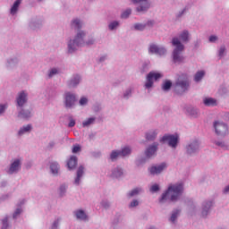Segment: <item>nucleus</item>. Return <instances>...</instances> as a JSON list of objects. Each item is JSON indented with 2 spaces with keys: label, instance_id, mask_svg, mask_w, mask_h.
<instances>
[{
  "label": "nucleus",
  "instance_id": "1",
  "mask_svg": "<svg viewBox=\"0 0 229 229\" xmlns=\"http://www.w3.org/2000/svg\"><path fill=\"white\" fill-rule=\"evenodd\" d=\"M183 192V184L178 183V184H171L168 187V190L166 192L163 193L160 203H164L167 198L170 199V201H176L182 196V193Z\"/></svg>",
  "mask_w": 229,
  "mask_h": 229
},
{
  "label": "nucleus",
  "instance_id": "2",
  "mask_svg": "<svg viewBox=\"0 0 229 229\" xmlns=\"http://www.w3.org/2000/svg\"><path fill=\"white\" fill-rule=\"evenodd\" d=\"M172 45L175 47L173 52L174 64H182L183 60H185L183 55H182V53H183V49H185V47H183V44L180 42V39H178V38H174L172 39Z\"/></svg>",
  "mask_w": 229,
  "mask_h": 229
},
{
  "label": "nucleus",
  "instance_id": "3",
  "mask_svg": "<svg viewBox=\"0 0 229 229\" xmlns=\"http://www.w3.org/2000/svg\"><path fill=\"white\" fill-rule=\"evenodd\" d=\"M189 89V77L187 74L181 75L174 85V90L177 94H183L186 90Z\"/></svg>",
  "mask_w": 229,
  "mask_h": 229
},
{
  "label": "nucleus",
  "instance_id": "4",
  "mask_svg": "<svg viewBox=\"0 0 229 229\" xmlns=\"http://www.w3.org/2000/svg\"><path fill=\"white\" fill-rule=\"evenodd\" d=\"M83 37H85V32L80 31L77 33L74 40L70 41L68 44V51L69 53H73L76 47H80L83 46Z\"/></svg>",
  "mask_w": 229,
  "mask_h": 229
},
{
  "label": "nucleus",
  "instance_id": "5",
  "mask_svg": "<svg viewBox=\"0 0 229 229\" xmlns=\"http://www.w3.org/2000/svg\"><path fill=\"white\" fill-rule=\"evenodd\" d=\"M179 139L180 137L178 136V134H166L163 136V138L161 139V142H167L170 148H176V146H178Z\"/></svg>",
  "mask_w": 229,
  "mask_h": 229
},
{
  "label": "nucleus",
  "instance_id": "6",
  "mask_svg": "<svg viewBox=\"0 0 229 229\" xmlns=\"http://www.w3.org/2000/svg\"><path fill=\"white\" fill-rule=\"evenodd\" d=\"M214 128L216 135H221L225 137V135H228V126L223 123L216 122L214 123Z\"/></svg>",
  "mask_w": 229,
  "mask_h": 229
},
{
  "label": "nucleus",
  "instance_id": "7",
  "mask_svg": "<svg viewBox=\"0 0 229 229\" xmlns=\"http://www.w3.org/2000/svg\"><path fill=\"white\" fill-rule=\"evenodd\" d=\"M160 78H162V74L150 72L147 76V82L145 84V87L147 89H151V87H153V79L157 81L160 80Z\"/></svg>",
  "mask_w": 229,
  "mask_h": 229
},
{
  "label": "nucleus",
  "instance_id": "8",
  "mask_svg": "<svg viewBox=\"0 0 229 229\" xmlns=\"http://www.w3.org/2000/svg\"><path fill=\"white\" fill-rule=\"evenodd\" d=\"M134 4H139L140 6L137 7V12H146L149 9V2L148 0H132Z\"/></svg>",
  "mask_w": 229,
  "mask_h": 229
},
{
  "label": "nucleus",
  "instance_id": "9",
  "mask_svg": "<svg viewBox=\"0 0 229 229\" xmlns=\"http://www.w3.org/2000/svg\"><path fill=\"white\" fill-rule=\"evenodd\" d=\"M76 102V96L71 94L70 92L65 94V106L66 108H72Z\"/></svg>",
  "mask_w": 229,
  "mask_h": 229
},
{
  "label": "nucleus",
  "instance_id": "10",
  "mask_svg": "<svg viewBox=\"0 0 229 229\" xmlns=\"http://www.w3.org/2000/svg\"><path fill=\"white\" fill-rule=\"evenodd\" d=\"M149 53H154L155 55H159L162 56V55H165V48L164 47H158L157 45H150Z\"/></svg>",
  "mask_w": 229,
  "mask_h": 229
},
{
  "label": "nucleus",
  "instance_id": "11",
  "mask_svg": "<svg viewBox=\"0 0 229 229\" xmlns=\"http://www.w3.org/2000/svg\"><path fill=\"white\" fill-rule=\"evenodd\" d=\"M157 149H158V144L154 143L153 145L149 146L145 151L147 158H151V157L157 153Z\"/></svg>",
  "mask_w": 229,
  "mask_h": 229
},
{
  "label": "nucleus",
  "instance_id": "12",
  "mask_svg": "<svg viewBox=\"0 0 229 229\" xmlns=\"http://www.w3.org/2000/svg\"><path fill=\"white\" fill-rule=\"evenodd\" d=\"M28 95L24 93V91L21 92L18 95V98L16 99L18 106H24V103L28 101Z\"/></svg>",
  "mask_w": 229,
  "mask_h": 229
},
{
  "label": "nucleus",
  "instance_id": "13",
  "mask_svg": "<svg viewBox=\"0 0 229 229\" xmlns=\"http://www.w3.org/2000/svg\"><path fill=\"white\" fill-rule=\"evenodd\" d=\"M165 167H167V165H165V163H163L158 166H151L149 168V172L152 174H160V172L165 170Z\"/></svg>",
  "mask_w": 229,
  "mask_h": 229
},
{
  "label": "nucleus",
  "instance_id": "14",
  "mask_svg": "<svg viewBox=\"0 0 229 229\" xmlns=\"http://www.w3.org/2000/svg\"><path fill=\"white\" fill-rule=\"evenodd\" d=\"M18 169H21V161L19 159H16L11 165L8 173H9V174H13V173H17Z\"/></svg>",
  "mask_w": 229,
  "mask_h": 229
},
{
  "label": "nucleus",
  "instance_id": "15",
  "mask_svg": "<svg viewBox=\"0 0 229 229\" xmlns=\"http://www.w3.org/2000/svg\"><path fill=\"white\" fill-rule=\"evenodd\" d=\"M199 148V144L198 143V141H193L191 144H190L187 147V153L189 155H192V153H195L196 151H198Z\"/></svg>",
  "mask_w": 229,
  "mask_h": 229
},
{
  "label": "nucleus",
  "instance_id": "16",
  "mask_svg": "<svg viewBox=\"0 0 229 229\" xmlns=\"http://www.w3.org/2000/svg\"><path fill=\"white\" fill-rule=\"evenodd\" d=\"M77 164H78V158L76 157L72 156L69 159V161L67 163V166L69 169H74V167H76Z\"/></svg>",
  "mask_w": 229,
  "mask_h": 229
},
{
  "label": "nucleus",
  "instance_id": "17",
  "mask_svg": "<svg viewBox=\"0 0 229 229\" xmlns=\"http://www.w3.org/2000/svg\"><path fill=\"white\" fill-rule=\"evenodd\" d=\"M21 3H22V0H16L13 4V5L11 8V14L15 15L17 13V11L19 10V6L21 5Z\"/></svg>",
  "mask_w": 229,
  "mask_h": 229
},
{
  "label": "nucleus",
  "instance_id": "18",
  "mask_svg": "<svg viewBox=\"0 0 229 229\" xmlns=\"http://www.w3.org/2000/svg\"><path fill=\"white\" fill-rule=\"evenodd\" d=\"M204 105L206 106H216L217 105V100L212 98H208L204 99Z\"/></svg>",
  "mask_w": 229,
  "mask_h": 229
},
{
  "label": "nucleus",
  "instance_id": "19",
  "mask_svg": "<svg viewBox=\"0 0 229 229\" xmlns=\"http://www.w3.org/2000/svg\"><path fill=\"white\" fill-rule=\"evenodd\" d=\"M84 168L83 166H80L77 171V177L75 179V184L80 185V180L83 176Z\"/></svg>",
  "mask_w": 229,
  "mask_h": 229
},
{
  "label": "nucleus",
  "instance_id": "20",
  "mask_svg": "<svg viewBox=\"0 0 229 229\" xmlns=\"http://www.w3.org/2000/svg\"><path fill=\"white\" fill-rule=\"evenodd\" d=\"M120 176H123V169L115 168L112 172L111 178H120Z\"/></svg>",
  "mask_w": 229,
  "mask_h": 229
},
{
  "label": "nucleus",
  "instance_id": "21",
  "mask_svg": "<svg viewBox=\"0 0 229 229\" xmlns=\"http://www.w3.org/2000/svg\"><path fill=\"white\" fill-rule=\"evenodd\" d=\"M210 207H212V201L206 202L204 204L203 210H202L203 217L207 216V215L208 214V208H210Z\"/></svg>",
  "mask_w": 229,
  "mask_h": 229
},
{
  "label": "nucleus",
  "instance_id": "22",
  "mask_svg": "<svg viewBox=\"0 0 229 229\" xmlns=\"http://www.w3.org/2000/svg\"><path fill=\"white\" fill-rule=\"evenodd\" d=\"M77 219H82L83 221L87 220V215L84 210H78L75 212Z\"/></svg>",
  "mask_w": 229,
  "mask_h": 229
},
{
  "label": "nucleus",
  "instance_id": "23",
  "mask_svg": "<svg viewBox=\"0 0 229 229\" xmlns=\"http://www.w3.org/2000/svg\"><path fill=\"white\" fill-rule=\"evenodd\" d=\"M50 169H51L52 174H56L60 169V167L58 166V163H55V162L51 163Z\"/></svg>",
  "mask_w": 229,
  "mask_h": 229
},
{
  "label": "nucleus",
  "instance_id": "24",
  "mask_svg": "<svg viewBox=\"0 0 229 229\" xmlns=\"http://www.w3.org/2000/svg\"><path fill=\"white\" fill-rule=\"evenodd\" d=\"M180 38L182 42H189V31L187 30H183L181 34H180Z\"/></svg>",
  "mask_w": 229,
  "mask_h": 229
},
{
  "label": "nucleus",
  "instance_id": "25",
  "mask_svg": "<svg viewBox=\"0 0 229 229\" xmlns=\"http://www.w3.org/2000/svg\"><path fill=\"white\" fill-rule=\"evenodd\" d=\"M131 153V148L130 147H125L120 151L121 157H127V155H130Z\"/></svg>",
  "mask_w": 229,
  "mask_h": 229
},
{
  "label": "nucleus",
  "instance_id": "26",
  "mask_svg": "<svg viewBox=\"0 0 229 229\" xmlns=\"http://www.w3.org/2000/svg\"><path fill=\"white\" fill-rule=\"evenodd\" d=\"M72 28H74V30H80V28H81V21L78 19L73 20L72 21Z\"/></svg>",
  "mask_w": 229,
  "mask_h": 229
},
{
  "label": "nucleus",
  "instance_id": "27",
  "mask_svg": "<svg viewBox=\"0 0 229 229\" xmlns=\"http://www.w3.org/2000/svg\"><path fill=\"white\" fill-rule=\"evenodd\" d=\"M156 138H157V131H150L146 135L147 140H155Z\"/></svg>",
  "mask_w": 229,
  "mask_h": 229
},
{
  "label": "nucleus",
  "instance_id": "28",
  "mask_svg": "<svg viewBox=\"0 0 229 229\" xmlns=\"http://www.w3.org/2000/svg\"><path fill=\"white\" fill-rule=\"evenodd\" d=\"M203 76H205V72L203 71L198 72L194 77L195 81H201Z\"/></svg>",
  "mask_w": 229,
  "mask_h": 229
},
{
  "label": "nucleus",
  "instance_id": "29",
  "mask_svg": "<svg viewBox=\"0 0 229 229\" xmlns=\"http://www.w3.org/2000/svg\"><path fill=\"white\" fill-rule=\"evenodd\" d=\"M94 121H96V118H89L82 123V126L84 128H86L87 126H90V124H94Z\"/></svg>",
  "mask_w": 229,
  "mask_h": 229
},
{
  "label": "nucleus",
  "instance_id": "30",
  "mask_svg": "<svg viewBox=\"0 0 229 229\" xmlns=\"http://www.w3.org/2000/svg\"><path fill=\"white\" fill-rule=\"evenodd\" d=\"M30 115H31V113L30 111H24L22 110L20 114H19V117H21L22 119H28V117H30Z\"/></svg>",
  "mask_w": 229,
  "mask_h": 229
},
{
  "label": "nucleus",
  "instance_id": "31",
  "mask_svg": "<svg viewBox=\"0 0 229 229\" xmlns=\"http://www.w3.org/2000/svg\"><path fill=\"white\" fill-rule=\"evenodd\" d=\"M173 87V83L170 81H165L162 86L163 90H169Z\"/></svg>",
  "mask_w": 229,
  "mask_h": 229
},
{
  "label": "nucleus",
  "instance_id": "32",
  "mask_svg": "<svg viewBox=\"0 0 229 229\" xmlns=\"http://www.w3.org/2000/svg\"><path fill=\"white\" fill-rule=\"evenodd\" d=\"M31 130V126L30 124L23 126L20 131H19V135H22L23 133H26V131H30Z\"/></svg>",
  "mask_w": 229,
  "mask_h": 229
},
{
  "label": "nucleus",
  "instance_id": "33",
  "mask_svg": "<svg viewBox=\"0 0 229 229\" xmlns=\"http://www.w3.org/2000/svg\"><path fill=\"white\" fill-rule=\"evenodd\" d=\"M140 188H135L134 190H132L131 191L129 192L128 196L129 198H133V196H137V194H139V192H140Z\"/></svg>",
  "mask_w": 229,
  "mask_h": 229
},
{
  "label": "nucleus",
  "instance_id": "34",
  "mask_svg": "<svg viewBox=\"0 0 229 229\" xmlns=\"http://www.w3.org/2000/svg\"><path fill=\"white\" fill-rule=\"evenodd\" d=\"M118 157H121V152H120V151L114 150V151L111 153L110 158H111V160H116Z\"/></svg>",
  "mask_w": 229,
  "mask_h": 229
},
{
  "label": "nucleus",
  "instance_id": "35",
  "mask_svg": "<svg viewBox=\"0 0 229 229\" xmlns=\"http://www.w3.org/2000/svg\"><path fill=\"white\" fill-rule=\"evenodd\" d=\"M130 15H131V9H127L122 13L121 17L122 19H128Z\"/></svg>",
  "mask_w": 229,
  "mask_h": 229
},
{
  "label": "nucleus",
  "instance_id": "36",
  "mask_svg": "<svg viewBox=\"0 0 229 229\" xmlns=\"http://www.w3.org/2000/svg\"><path fill=\"white\" fill-rule=\"evenodd\" d=\"M178 214H180V210H175V211L172 214V216H171V217H170V221H171L172 223H174V222L176 221V217H178Z\"/></svg>",
  "mask_w": 229,
  "mask_h": 229
},
{
  "label": "nucleus",
  "instance_id": "37",
  "mask_svg": "<svg viewBox=\"0 0 229 229\" xmlns=\"http://www.w3.org/2000/svg\"><path fill=\"white\" fill-rule=\"evenodd\" d=\"M80 83V77L77 76L74 80L71 81L70 87H76Z\"/></svg>",
  "mask_w": 229,
  "mask_h": 229
},
{
  "label": "nucleus",
  "instance_id": "38",
  "mask_svg": "<svg viewBox=\"0 0 229 229\" xmlns=\"http://www.w3.org/2000/svg\"><path fill=\"white\" fill-rule=\"evenodd\" d=\"M135 30H138L139 31H142L144 28H146V25L140 24V23H136L134 25Z\"/></svg>",
  "mask_w": 229,
  "mask_h": 229
},
{
  "label": "nucleus",
  "instance_id": "39",
  "mask_svg": "<svg viewBox=\"0 0 229 229\" xmlns=\"http://www.w3.org/2000/svg\"><path fill=\"white\" fill-rule=\"evenodd\" d=\"M55 74H58V70L56 68H53L48 73L49 78H53Z\"/></svg>",
  "mask_w": 229,
  "mask_h": 229
},
{
  "label": "nucleus",
  "instance_id": "40",
  "mask_svg": "<svg viewBox=\"0 0 229 229\" xmlns=\"http://www.w3.org/2000/svg\"><path fill=\"white\" fill-rule=\"evenodd\" d=\"M2 223H3L2 229H8V217L4 218Z\"/></svg>",
  "mask_w": 229,
  "mask_h": 229
},
{
  "label": "nucleus",
  "instance_id": "41",
  "mask_svg": "<svg viewBox=\"0 0 229 229\" xmlns=\"http://www.w3.org/2000/svg\"><path fill=\"white\" fill-rule=\"evenodd\" d=\"M119 26V22L117 21H113L109 24V30H115Z\"/></svg>",
  "mask_w": 229,
  "mask_h": 229
},
{
  "label": "nucleus",
  "instance_id": "42",
  "mask_svg": "<svg viewBox=\"0 0 229 229\" xmlns=\"http://www.w3.org/2000/svg\"><path fill=\"white\" fill-rule=\"evenodd\" d=\"M87 103H89V99H87V98L82 97V98L80 99V105H81V106H83L84 105H87Z\"/></svg>",
  "mask_w": 229,
  "mask_h": 229
},
{
  "label": "nucleus",
  "instance_id": "43",
  "mask_svg": "<svg viewBox=\"0 0 229 229\" xmlns=\"http://www.w3.org/2000/svg\"><path fill=\"white\" fill-rule=\"evenodd\" d=\"M159 187L158 184H154L150 187V192H157V191H159Z\"/></svg>",
  "mask_w": 229,
  "mask_h": 229
},
{
  "label": "nucleus",
  "instance_id": "44",
  "mask_svg": "<svg viewBox=\"0 0 229 229\" xmlns=\"http://www.w3.org/2000/svg\"><path fill=\"white\" fill-rule=\"evenodd\" d=\"M79 151H81V147H80V145L73 146L72 153H79Z\"/></svg>",
  "mask_w": 229,
  "mask_h": 229
},
{
  "label": "nucleus",
  "instance_id": "45",
  "mask_svg": "<svg viewBox=\"0 0 229 229\" xmlns=\"http://www.w3.org/2000/svg\"><path fill=\"white\" fill-rule=\"evenodd\" d=\"M225 51H226V48H225V47H221L220 49H219L220 58H223V56L225 55Z\"/></svg>",
  "mask_w": 229,
  "mask_h": 229
},
{
  "label": "nucleus",
  "instance_id": "46",
  "mask_svg": "<svg viewBox=\"0 0 229 229\" xmlns=\"http://www.w3.org/2000/svg\"><path fill=\"white\" fill-rule=\"evenodd\" d=\"M130 207L133 208V207H139V200L134 199L131 202Z\"/></svg>",
  "mask_w": 229,
  "mask_h": 229
},
{
  "label": "nucleus",
  "instance_id": "47",
  "mask_svg": "<svg viewBox=\"0 0 229 229\" xmlns=\"http://www.w3.org/2000/svg\"><path fill=\"white\" fill-rule=\"evenodd\" d=\"M75 125H76V121H74V119H71L68 124L69 128H73V126Z\"/></svg>",
  "mask_w": 229,
  "mask_h": 229
},
{
  "label": "nucleus",
  "instance_id": "48",
  "mask_svg": "<svg viewBox=\"0 0 229 229\" xmlns=\"http://www.w3.org/2000/svg\"><path fill=\"white\" fill-rule=\"evenodd\" d=\"M21 212H22V209L17 208L13 214V218L15 219V217H17V216H19Z\"/></svg>",
  "mask_w": 229,
  "mask_h": 229
},
{
  "label": "nucleus",
  "instance_id": "49",
  "mask_svg": "<svg viewBox=\"0 0 229 229\" xmlns=\"http://www.w3.org/2000/svg\"><path fill=\"white\" fill-rule=\"evenodd\" d=\"M6 110V105H0V114H3Z\"/></svg>",
  "mask_w": 229,
  "mask_h": 229
},
{
  "label": "nucleus",
  "instance_id": "50",
  "mask_svg": "<svg viewBox=\"0 0 229 229\" xmlns=\"http://www.w3.org/2000/svg\"><path fill=\"white\" fill-rule=\"evenodd\" d=\"M216 40H217V37H216V36H211L209 38V42H216Z\"/></svg>",
  "mask_w": 229,
  "mask_h": 229
},
{
  "label": "nucleus",
  "instance_id": "51",
  "mask_svg": "<svg viewBox=\"0 0 229 229\" xmlns=\"http://www.w3.org/2000/svg\"><path fill=\"white\" fill-rule=\"evenodd\" d=\"M57 228H58V221H55L52 225V229H57Z\"/></svg>",
  "mask_w": 229,
  "mask_h": 229
},
{
  "label": "nucleus",
  "instance_id": "52",
  "mask_svg": "<svg viewBox=\"0 0 229 229\" xmlns=\"http://www.w3.org/2000/svg\"><path fill=\"white\" fill-rule=\"evenodd\" d=\"M216 146H220L221 148H224L225 142H216Z\"/></svg>",
  "mask_w": 229,
  "mask_h": 229
},
{
  "label": "nucleus",
  "instance_id": "53",
  "mask_svg": "<svg viewBox=\"0 0 229 229\" xmlns=\"http://www.w3.org/2000/svg\"><path fill=\"white\" fill-rule=\"evenodd\" d=\"M224 192H229V185L225 187V189L224 190Z\"/></svg>",
  "mask_w": 229,
  "mask_h": 229
},
{
  "label": "nucleus",
  "instance_id": "54",
  "mask_svg": "<svg viewBox=\"0 0 229 229\" xmlns=\"http://www.w3.org/2000/svg\"><path fill=\"white\" fill-rule=\"evenodd\" d=\"M190 114L191 115H194V114H197V112L194 109H192L191 112H190Z\"/></svg>",
  "mask_w": 229,
  "mask_h": 229
},
{
  "label": "nucleus",
  "instance_id": "55",
  "mask_svg": "<svg viewBox=\"0 0 229 229\" xmlns=\"http://www.w3.org/2000/svg\"><path fill=\"white\" fill-rule=\"evenodd\" d=\"M60 191L61 192H64V191H65V186H61Z\"/></svg>",
  "mask_w": 229,
  "mask_h": 229
},
{
  "label": "nucleus",
  "instance_id": "56",
  "mask_svg": "<svg viewBox=\"0 0 229 229\" xmlns=\"http://www.w3.org/2000/svg\"><path fill=\"white\" fill-rule=\"evenodd\" d=\"M49 146L50 148H53V146H55V141L50 142Z\"/></svg>",
  "mask_w": 229,
  "mask_h": 229
},
{
  "label": "nucleus",
  "instance_id": "57",
  "mask_svg": "<svg viewBox=\"0 0 229 229\" xmlns=\"http://www.w3.org/2000/svg\"><path fill=\"white\" fill-rule=\"evenodd\" d=\"M89 44H94V41H89L87 43L88 46H89Z\"/></svg>",
  "mask_w": 229,
  "mask_h": 229
},
{
  "label": "nucleus",
  "instance_id": "58",
  "mask_svg": "<svg viewBox=\"0 0 229 229\" xmlns=\"http://www.w3.org/2000/svg\"><path fill=\"white\" fill-rule=\"evenodd\" d=\"M100 62H103V58H100Z\"/></svg>",
  "mask_w": 229,
  "mask_h": 229
},
{
  "label": "nucleus",
  "instance_id": "59",
  "mask_svg": "<svg viewBox=\"0 0 229 229\" xmlns=\"http://www.w3.org/2000/svg\"><path fill=\"white\" fill-rule=\"evenodd\" d=\"M148 24H153V22H148Z\"/></svg>",
  "mask_w": 229,
  "mask_h": 229
}]
</instances>
